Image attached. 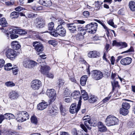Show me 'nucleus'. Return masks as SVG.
Returning <instances> with one entry per match:
<instances>
[{"label":"nucleus","instance_id":"obj_59","mask_svg":"<svg viewBox=\"0 0 135 135\" xmlns=\"http://www.w3.org/2000/svg\"><path fill=\"white\" fill-rule=\"evenodd\" d=\"M28 61H25L23 62V65L25 67L28 68Z\"/></svg>","mask_w":135,"mask_h":135},{"label":"nucleus","instance_id":"obj_14","mask_svg":"<svg viewBox=\"0 0 135 135\" xmlns=\"http://www.w3.org/2000/svg\"><path fill=\"white\" fill-rule=\"evenodd\" d=\"M88 55L90 58H97L99 57L100 53L96 51H91L88 53Z\"/></svg>","mask_w":135,"mask_h":135},{"label":"nucleus","instance_id":"obj_39","mask_svg":"<svg viewBox=\"0 0 135 135\" xmlns=\"http://www.w3.org/2000/svg\"><path fill=\"white\" fill-rule=\"evenodd\" d=\"M31 120L32 123L35 124H36L38 122L37 118L36 117L33 116L31 117Z\"/></svg>","mask_w":135,"mask_h":135},{"label":"nucleus","instance_id":"obj_64","mask_svg":"<svg viewBox=\"0 0 135 135\" xmlns=\"http://www.w3.org/2000/svg\"><path fill=\"white\" fill-rule=\"evenodd\" d=\"M10 131H4L3 132L4 135H9V133Z\"/></svg>","mask_w":135,"mask_h":135},{"label":"nucleus","instance_id":"obj_38","mask_svg":"<svg viewBox=\"0 0 135 135\" xmlns=\"http://www.w3.org/2000/svg\"><path fill=\"white\" fill-rule=\"evenodd\" d=\"M122 108L128 110L130 107L129 104L127 103H123L122 105Z\"/></svg>","mask_w":135,"mask_h":135},{"label":"nucleus","instance_id":"obj_41","mask_svg":"<svg viewBox=\"0 0 135 135\" xmlns=\"http://www.w3.org/2000/svg\"><path fill=\"white\" fill-rule=\"evenodd\" d=\"M58 23L59 24V25L61 26L64 25L65 24V22L64 20L61 18L58 19Z\"/></svg>","mask_w":135,"mask_h":135},{"label":"nucleus","instance_id":"obj_33","mask_svg":"<svg viewBox=\"0 0 135 135\" xmlns=\"http://www.w3.org/2000/svg\"><path fill=\"white\" fill-rule=\"evenodd\" d=\"M129 112L128 110L123 108H120L119 110V113L120 114L124 115H126Z\"/></svg>","mask_w":135,"mask_h":135},{"label":"nucleus","instance_id":"obj_31","mask_svg":"<svg viewBox=\"0 0 135 135\" xmlns=\"http://www.w3.org/2000/svg\"><path fill=\"white\" fill-rule=\"evenodd\" d=\"M13 30L12 29H10L9 31V33L10 34V36L12 39H14L15 38H17L18 37V36L16 35V33H13Z\"/></svg>","mask_w":135,"mask_h":135},{"label":"nucleus","instance_id":"obj_58","mask_svg":"<svg viewBox=\"0 0 135 135\" xmlns=\"http://www.w3.org/2000/svg\"><path fill=\"white\" fill-rule=\"evenodd\" d=\"M119 44L123 46V48H125L127 46V45L126 42H120Z\"/></svg>","mask_w":135,"mask_h":135},{"label":"nucleus","instance_id":"obj_60","mask_svg":"<svg viewBox=\"0 0 135 135\" xmlns=\"http://www.w3.org/2000/svg\"><path fill=\"white\" fill-rule=\"evenodd\" d=\"M37 15V14L33 13H31L28 15V17L29 18H32L35 17Z\"/></svg>","mask_w":135,"mask_h":135},{"label":"nucleus","instance_id":"obj_61","mask_svg":"<svg viewBox=\"0 0 135 135\" xmlns=\"http://www.w3.org/2000/svg\"><path fill=\"white\" fill-rule=\"evenodd\" d=\"M3 115L1 114L0 115V123H1L3 120L4 119Z\"/></svg>","mask_w":135,"mask_h":135},{"label":"nucleus","instance_id":"obj_28","mask_svg":"<svg viewBox=\"0 0 135 135\" xmlns=\"http://www.w3.org/2000/svg\"><path fill=\"white\" fill-rule=\"evenodd\" d=\"M87 120H85L84 122V124L86 126L88 129H90L91 128L90 126H91L92 123L90 119H88Z\"/></svg>","mask_w":135,"mask_h":135},{"label":"nucleus","instance_id":"obj_40","mask_svg":"<svg viewBox=\"0 0 135 135\" xmlns=\"http://www.w3.org/2000/svg\"><path fill=\"white\" fill-rule=\"evenodd\" d=\"M12 66L11 64L10 63H8L5 65L4 69L6 70H10L11 69V68L10 67Z\"/></svg>","mask_w":135,"mask_h":135},{"label":"nucleus","instance_id":"obj_63","mask_svg":"<svg viewBox=\"0 0 135 135\" xmlns=\"http://www.w3.org/2000/svg\"><path fill=\"white\" fill-rule=\"evenodd\" d=\"M115 59L114 56H112L111 57L110 61L112 65H114V64Z\"/></svg>","mask_w":135,"mask_h":135},{"label":"nucleus","instance_id":"obj_16","mask_svg":"<svg viewBox=\"0 0 135 135\" xmlns=\"http://www.w3.org/2000/svg\"><path fill=\"white\" fill-rule=\"evenodd\" d=\"M40 68L41 73L45 75L49 73L48 71L50 69V67L47 65L41 66Z\"/></svg>","mask_w":135,"mask_h":135},{"label":"nucleus","instance_id":"obj_55","mask_svg":"<svg viewBox=\"0 0 135 135\" xmlns=\"http://www.w3.org/2000/svg\"><path fill=\"white\" fill-rule=\"evenodd\" d=\"M83 15L85 17H87L89 15V13L88 11H85L83 12Z\"/></svg>","mask_w":135,"mask_h":135},{"label":"nucleus","instance_id":"obj_21","mask_svg":"<svg viewBox=\"0 0 135 135\" xmlns=\"http://www.w3.org/2000/svg\"><path fill=\"white\" fill-rule=\"evenodd\" d=\"M13 33H16L20 35H24L27 33V32L24 30L21 29H13Z\"/></svg>","mask_w":135,"mask_h":135},{"label":"nucleus","instance_id":"obj_47","mask_svg":"<svg viewBox=\"0 0 135 135\" xmlns=\"http://www.w3.org/2000/svg\"><path fill=\"white\" fill-rule=\"evenodd\" d=\"M11 69L12 70V73L15 75H16L17 74V73L18 71V69L16 67H12Z\"/></svg>","mask_w":135,"mask_h":135},{"label":"nucleus","instance_id":"obj_2","mask_svg":"<svg viewBox=\"0 0 135 135\" xmlns=\"http://www.w3.org/2000/svg\"><path fill=\"white\" fill-rule=\"evenodd\" d=\"M66 34V32L65 29L61 25H58L55 31L51 32V34L54 37H57L58 35L61 36H64Z\"/></svg>","mask_w":135,"mask_h":135},{"label":"nucleus","instance_id":"obj_32","mask_svg":"<svg viewBox=\"0 0 135 135\" xmlns=\"http://www.w3.org/2000/svg\"><path fill=\"white\" fill-rule=\"evenodd\" d=\"M28 68H33L36 65L37 63L33 61H28Z\"/></svg>","mask_w":135,"mask_h":135},{"label":"nucleus","instance_id":"obj_1","mask_svg":"<svg viewBox=\"0 0 135 135\" xmlns=\"http://www.w3.org/2000/svg\"><path fill=\"white\" fill-rule=\"evenodd\" d=\"M98 25L97 23H91L87 25L84 29L83 27L79 25L78 26V29L80 32V34L82 36L85 35L86 32L90 33H94L97 30Z\"/></svg>","mask_w":135,"mask_h":135},{"label":"nucleus","instance_id":"obj_7","mask_svg":"<svg viewBox=\"0 0 135 135\" xmlns=\"http://www.w3.org/2000/svg\"><path fill=\"white\" fill-rule=\"evenodd\" d=\"M35 25L37 28H42L45 26V21L43 19L40 17L36 18L35 20Z\"/></svg>","mask_w":135,"mask_h":135},{"label":"nucleus","instance_id":"obj_45","mask_svg":"<svg viewBox=\"0 0 135 135\" xmlns=\"http://www.w3.org/2000/svg\"><path fill=\"white\" fill-rule=\"evenodd\" d=\"M112 91H113L115 88L118 86V82L117 81H114L113 83L112 82Z\"/></svg>","mask_w":135,"mask_h":135},{"label":"nucleus","instance_id":"obj_43","mask_svg":"<svg viewBox=\"0 0 135 135\" xmlns=\"http://www.w3.org/2000/svg\"><path fill=\"white\" fill-rule=\"evenodd\" d=\"M5 85L8 87H12L15 85V84L12 82L7 81L5 83Z\"/></svg>","mask_w":135,"mask_h":135},{"label":"nucleus","instance_id":"obj_51","mask_svg":"<svg viewBox=\"0 0 135 135\" xmlns=\"http://www.w3.org/2000/svg\"><path fill=\"white\" fill-rule=\"evenodd\" d=\"M38 54L39 55V56L40 59H45L46 58V55H45L43 54V53L41 52L37 54Z\"/></svg>","mask_w":135,"mask_h":135},{"label":"nucleus","instance_id":"obj_44","mask_svg":"<svg viewBox=\"0 0 135 135\" xmlns=\"http://www.w3.org/2000/svg\"><path fill=\"white\" fill-rule=\"evenodd\" d=\"M48 29L50 30H52L53 29L54 26V23L51 22L49 23L48 25Z\"/></svg>","mask_w":135,"mask_h":135},{"label":"nucleus","instance_id":"obj_23","mask_svg":"<svg viewBox=\"0 0 135 135\" xmlns=\"http://www.w3.org/2000/svg\"><path fill=\"white\" fill-rule=\"evenodd\" d=\"M60 109L61 114L63 116H65L68 112L67 109L62 105H61L60 106Z\"/></svg>","mask_w":135,"mask_h":135},{"label":"nucleus","instance_id":"obj_3","mask_svg":"<svg viewBox=\"0 0 135 135\" xmlns=\"http://www.w3.org/2000/svg\"><path fill=\"white\" fill-rule=\"evenodd\" d=\"M118 122V118L113 115H110L107 117L105 124L107 126H110L117 124Z\"/></svg>","mask_w":135,"mask_h":135},{"label":"nucleus","instance_id":"obj_26","mask_svg":"<svg viewBox=\"0 0 135 135\" xmlns=\"http://www.w3.org/2000/svg\"><path fill=\"white\" fill-rule=\"evenodd\" d=\"M57 110L55 109L53 107H50L49 110L48 111V114L50 115H55L57 113Z\"/></svg>","mask_w":135,"mask_h":135},{"label":"nucleus","instance_id":"obj_13","mask_svg":"<svg viewBox=\"0 0 135 135\" xmlns=\"http://www.w3.org/2000/svg\"><path fill=\"white\" fill-rule=\"evenodd\" d=\"M132 59L129 57H127L122 59L120 61L121 64L124 65H127L130 64L132 61Z\"/></svg>","mask_w":135,"mask_h":135},{"label":"nucleus","instance_id":"obj_22","mask_svg":"<svg viewBox=\"0 0 135 135\" xmlns=\"http://www.w3.org/2000/svg\"><path fill=\"white\" fill-rule=\"evenodd\" d=\"M98 127L100 131L103 132L106 131L107 129L106 126H105L103 123L101 122H99L98 123Z\"/></svg>","mask_w":135,"mask_h":135},{"label":"nucleus","instance_id":"obj_5","mask_svg":"<svg viewBox=\"0 0 135 135\" xmlns=\"http://www.w3.org/2000/svg\"><path fill=\"white\" fill-rule=\"evenodd\" d=\"M5 54L7 57L11 60L15 59L17 54L15 51L9 48L6 49Z\"/></svg>","mask_w":135,"mask_h":135},{"label":"nucleus","instance_id":"obj_24","mask_svg":"<svg viewBox=\"0 0 135 135\" xmlns=\"http://www.w3.org/2000/svg\"><path fill=\"white\" fill-rule=\"evenodd\" d=\"M88 77L87 75H85L81 77L80 80V83L82 86H84L86 83Z\"/></svg>","mask_w":135,"mask_h":135},{"label":"nucleus","instance_id":"obj_29","mask_svg":"<svg viewBox=\"0 0 135 135\" xmlns=\"http://www.w3.org/2000/svg\"><path fill=\"white\" fill-rule=\"evenodd\" d=\"M80 95V91H75L71 94V96L74 99L79 98Z\"/></svg>","mask_w":135,"mask_h":135},{"label":"nucleus","instance_id":"obj_27","mask_svg":"<svg viewBox=\"0 0 135 135\" xmlns=\"http://www.w3.org/2000/svg\"><path fill=\"white\" fill-rule=\"evenodd\" d=\"M3 115L5 119L10 120L11 119H14L15 118L14 115L11 113H7Z\"/></svg>","mask_w":135,"mask_h":135},{"label":"nucleus","instance_id":"obj_4","mask_svg":"<svg viewBox=\"0 0 135 135\" xmlns=\"http://www.w3.org/2000/svg\"><path fill=\"white\" fill-rule=\"evenodd\" d=\"M81 101L79 100L77 106L76 103L72 104L70 107V112L72 114L77 113L80 108Z\"/></svg>","mask_w":135,"mask_h":135},{"label":"nucleus","instance_id":"obj_15","mask_svg":"<svg viewBox=\"0 0 135 135\" xmlns=\"http://www.w3.org/2000/svg\"><path fill=\"white\" fill-rule=\"evenodd\" d=\"M24 113L23 112H20V111L17 112L15 117L18 121L19 122H22L25 121V120L24 119L22 116V114H24Z\"/></svg>","mask_w":135,"mask_h":135},{"label":"nucleus","instance_id":"obj_49","mask_svg":"<svg viewBox=\"0 0 135 135\" xmlns=\"http://www.w3.org/2000/svg\"><path fill=\"white\" fill-rule=\"evenodd\" d=\"M95 21L99 23L105 29H107V27L105 26L104 23H103L100 21L98 20H96Z\"/></svg>","mask_w":135,"mask_h":135},{"label":"nucleus","instance_id":"obj_30","mask_svg":"<svg viewBox=\"0 0 135 135\" xmlns=\"http://www.w3.org/2000/svg\"><path fill=\"white\" fill-rule=\"evenodd\" d=\"M0 25L3 27L7 26V23L5 18H3L0 19Z\"/></svg>","mask_w":135,"mask_h":135},{"label":"nucleus","instance_id":"obj_62","mask_svg":"<svg viewBox=\"0 0 135 135\" xmlns=\"http://www.w3.org/2000/svg\"><path fill=\"white\" fill-rule=\"evenodd\" d=\"M46 75H47V77L52 79L54 77V75L51 73H50V74H48V73L47 74H46Z\"/></svg>","mask_w":135,"mask_h":135},{"label":"nucleus","instance_id":"obj_12","mask_svg":"<svg viewBox=\"0 0 135 135\" xmlns=\"http://www.w3.org/2000/svg\"><path fill=\"white\" fill-rule=\"evenodd\" d=\"M19 96V93L16 90H12L9 94V98L12 100L17 99Z\"/></svg>","mask_w":135,"mask_h":135},{"label":"nucleus","instance_id":"obj_8","mask_svg":"<svg viewBox=\"0 0 135 135\" xmlns=\"http://www.w3.org/2000/svg\"><path fill=\"white\" fill-rule=\"evenodd\" d=\"M47 94L50 98L51 101H54L56 97V93L53 89H48L47 91Z\"/></svg>","mask_w":135,"mask_h":135},{"label":"nucleus","instance_id":"obj_35","mask_svg":"<svg viewBox=\"0 0 135 135\" xmlns=\"http://www.w3.org/2000/svg\"><path fill=\"white\" fill-rule=\"evenodd\" d=\"M64 83L65 81L62 78H60L57 83L58 87L60 88L64 84Z\"/></svg>","mask_w":135,"mask_h":135},{"label":"nucleus","instance_id":"obj_56","mask_svg":"<svg viewBox=\"0 0 135 135\" xmlns=\"http://www.w3.org/2000/svg\"><path fill=\"white\" fill-rule=\"evenodd\" d=\"M80 126L81 128L84 130L85 132H87V129L84 124H81Z\"/></svg>","mask_w":135,"mask_h":135},{"label":"nucleus","instance_id":"obj_53","mask_svg":"<svg viewBox=\"0 0 135 135\" xmlns=\"http://www.w3.org/2000/svg\"><path fill=\"white\" fill-rule=\"evenodd\" d=\"M82 35L81 34L80 35L79 33L77 34L76 35V37L77 40H81L82 38L83 37Z\"/></svg>","mask_w":135,"mask_h":135},{"label":"nucleus","instance_id":"obj_50","mask_svg":"<svg viewBox=\"0 0 135 135\" xmlns=\"http://www.w3.org/2000/svg\"><path fill=\"white\" fill-rule=\"evenodd\" d=\"M72 133L74 135H78L80 133L79 131H78L76 129L74 128L72 131Z\"/></svg>","mask_w":135,"mask_h":135},{"label":"nucleus","instance_id":"obj_25","mask_svg":"<svg viewBox=\"0 0 135 135\" xmlns=\"http://www.w3.org/2000/svg\"><path fill=\"white\" fill-rule=\"evenodd\" d=\"M98 98L94 95H91L90 96V98L88 100V102L90 103H95L98 100Z\"/></svg>","mask_w":135,"mask_h":135},{"label":"nucleus","instance_id":"obj_46","mask_svg":"<svg viewBox=\"0 0 135 135\" xmlns=\"http://www.w3.org/2000/svg\"><path fill=\"white\" fill-rule=\"evenodd\" d=\"M71 92L68 89H65L64 92V96H71Z\"/></svg>","mask_w":135,"mask_h":135},{"label":"nucleus","instance_id":"obj_19","mask_svg":"<svg viewBox=\"0 0 135 135\" xmlns=\"http://www.w3.org/2000/svg\"><path fill=\"white\" fill-rule=\"evenodd\" d=\"M81 96L80 97L79 100H81L82 98H83L84 100H86L89 98L88 93L84 90H81Z\"/></svg>","mask_w":135,"mask_h":135},{"label":"nucleus","instance_id":"obj_52","mask_svg":"<svg viewBox=\"0 0 135 135\" xmlns=\"http://www.w3.org/2000/svg\"><path fill=\"white\" fill-rule=\"evenodd\" d=\"M134 51V49L132 47H131L129 49L126 51H124L122 52V54H123L124 53H126L128 52H130Z\"/></svg>","mask_w":135,"mask_h":135},{"label":"nucleus","instance_id":"obj_34","mask_svg":"<svg viewBox=\"0 0 135 135\" xmlns=\"http://www.w3.org/2000/svg\"><path fill=\"white\" fill-rule=\"evenodd\" d=\"M129 7L131 10L132 11H135V3L134 2L131 1L129 3Z\"/></svg>","mask_w":135,"mask_h":135},{"label":"nucleus","instance_id":"obj_57","mask_svg":"<svg viewBox=\"0 0 135 135\" xmlns=\"http://www.w3.org/2000/svg\"><path fill=\"white\" fill-rule=\"evenodd\" d=\"M68 98H65L64 100L65 101L69 103L71 101V96H69L67 97Z\"/></svg>","mask_w":135,"mask_h":135},{"label":"nucleus","instance_id":"obj_42","mask_svg":"<svg viewBox=\"0 0 135 135\" xmlns=\"http://www.w3.org/2000/svg\"><path fill=\"white\" fill-rule=\"evenodd\" d=\"M48 43L54 46H56L57 44V42L55 40H51L48 41Z\"/></svg>","mask_w":135,"mask_h":135},{"label":"nucleus","instance_id":"obj_20","mask_svg":"<svg viewBox=\"0 0 135 135\" xmlns=\"http://www.w3.org/2000/svg\"><path fill=\"white\" fill-rule=\"evenodd\" d=\"M12 47L15 50H18L20 48L21 46L18 41H12L11 43Z\"/></svg>","mask_w":135,"mask_h":135},{"label":"nucleus","instance_id":"obj_11","mask_svg":"<svg viewBox=\"0 0 135 135\" xmlns=\"http://www.w3.org/2000/svg\"><path fill=\"white\" fill-rule=\"evenodd\" d=\"M33 45L35 47V49L37 52V54L39 53V52L41 53L43 51V47L41 44L37 42H35L33 43Z\"/></svg>","mask_w":135,"mask_h":135},{"label":"nucleus","instance_id":"obj_36","mask_svg":"<svg viewBox=\"0 0 135 135\" xmlns=\"http://www.w3.org/2000/svg\"><path fill=\"white\" fill-rule=\"evenodd\" d=\"M20 112H23L25 113L24 114H22V115L23 118L25 120V121L29 119V116L28 115V113L26 111H20Z\"/></svg>","mask_w":135,"mask_h":135},{"label":"nucleus","instance_id":"obj_9","mask_svg":"<svg viewBox=\"0 0 135 135\" xmlns=\"http://www.w3.org/2000/svg\"><path fill=\"white\" fill-rule=\"evenodd\" d=\"M31 85V87L33 89L38 90L41 86V82L40 80L36 79L32 81Z\"/></svg>","mask_w":135,"mask_h":135},{"label":"nucleus","instance_id":"obj_10","mask_svg":"<svg viewBox=\"0 0 135 135\" xmlns=\"http://www.w3.org/2000/svg\"><path fill=\"white\" fill-rule=\"evenodd\" d=\"M78 25L77 23H69L66 24V26L70 32L72 33H75L77 31L76 27L78 28Z\"/></svg>","mask_w":135,"mask_h":135},{"label":"nucleus","instance_id":"obj_54","mask_svg":"<svg viewBox=\"0 0 135 135\" xmlns=\"http://www.w3.org/2000/svg\"><path fill=\"white\" fill-rule=\"evenodd\" d=\"M4 63L5 61L4 60L0 59V68L2 67L4 65Z\"/></svg>","mask_w":135,"mask_h":135},{"label":"nucleus","instance_id":"obj_48","mask_svg":"<svg viewBox=\"0 0 135 135\" xmlns=\"http://www.w3.org/2000/svg\"><path fill=\"white\" fill-rule=\"evenodd\" d=\"M108 24L114 28H116L117 27V26L116 25H114V23L113 21L112 20H110L108 22Z\"/></svg>","mask_w":135,"mask_h":135},{"label":"nucleus","instance_id":"obj_18","mask_svg":"<svg viewBox=\"0 0 135 135\" xmlns=\"http://www.w3.org/2000/svg\"><path fill=\"white\" fill-rule=\"evenodd\" d=\"M40 3L46 7H49L52 5L50 0H40Z\"/></svg>","mask_w":135,"mask_h":135},{"label":"nucleus","instance_id":"obj_37","mask_svg":"<svg viewBox=\"0 0 135 135\" xmlns=\"http://www.w3.org/2000/svg\"><path fill=\"white\" fill-rule=\"evenodd\" d=\"M19 16V12L15 11L12 12L10 14V17H12V18H17Z\"/></svg>","mask_w":135,"mask_h":135},{"label":"nucleus","instance_id":"obj_17","mask_svg":"<svg viewBox=\"0 0 135 135\" xmlns=\"http://www.w3.org/2000/svg\"><path fill=\"white\" fill-rule=\"evenodd\" d=\"M47 103L42 102L39 103L37 105V109L40 110H42L46 108L47 106Z\"/></svg>","mask_w":135,"mask_h":135},{"label":"nucleus","instance_id":"obj_6","mask_svg":"<svg viewBox=\"0 0 135 135\" xmlns=\"http://www.w3.org/2000/svg\"><path fill=\"white\" fill-rule=\"evenodd\" d=\"M92 77L96 80H99L101 79L103 76V74L100 71L95 70L91 71Z\"/></svg>","mask_w":135,"mask_h":135}]
</instances>
